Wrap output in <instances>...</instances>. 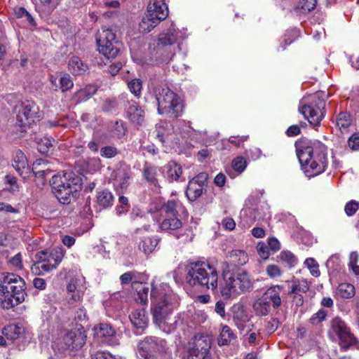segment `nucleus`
I'll list each match as a JSON object with an SVG mask.
<instances>
[{
  "label": "nucleus",
  "instance_id": "obj_1",
  "mask_svg": "<svg viewBox=\"0 0 359 359\" xmlns=\"http://www.w3.org/2000/svg\"><path fill=\"white\" fill-rule=\"evenodd\" d=\"M297 154L302 169L308 177L323 173L327 165V151L319 142H304L297 148Z\"/></svg>",
  "mask_w": 359,
  "mask_h": 359
},
{
  "label": "nucleus",
  "instance_id": "obj_2",
  "mask_svg": "<svg viewBox=\"0 0 359 359\" xmlns=\"http://www.w3.org/2000/svg\"><path fill=\"white\" fill-rule=\"evenodd\" d=\"M25 281L20 276L8 272L0 273L1 306L9 310L25 299Z\"/></svg>",
  "mask_w": 359,
  "mask_h": 359
},
{
  "label": "nucleus",
  "instance_id": "obj_3",
  "mask_svg": "<svg viewBox=\"0 0 359 359\" xmlns=\"http://www.w3.org/2000/svg\"><path fill=\"white\" fill-rule=\"evenodd\" d=\"M151 300L153 321L161 326L177 307L175 294L167 284H162L151 289Z\"/></svg>",
  "mask_w": 359,
  "mask_h": 359
},
{
  "label": "nucleus",
  "instance_id": "obj_4",
  "mask_svg": "<svg viewBox=\"0 0 359 359\" xmlns=\"http://www.w3.org/2000/svg\"><path fill=\"white\" fill-rule=\"evenodd\" d=\"M186 281L191 287L217 292L218 273L217 269L206 262H191L186 268Z\"/></svg>",
  "mask_w": 359,
  "mask_h": 359
},
{
  "label": "nucleus",
  "instance_id": "obj_5",
  "mask_svg": "<svg viewBox=\"0 0 359 359\" xmlns=\"http://www.w3.org/2000/svg\"><path fill=\"white\" fill-rule=\"evenodd\" d=\"M222 277L219 290L224 299L236 297L242 293L251 290L253 287L252 277L245 269L224 270Z\"/></svg>",
  "mask_w": 359,
  "mask_h": 359
},
{
  "label": "nucleus",
  "instance_id": "obj_6",
  "mask_svg": "<svg viewBox=\"0 0 359 359\" xmlns=\"http://www.w3.org/2000/svg\"><path fill=\"white\" fill-rule=\"evenodd\" d=\"M150 96L154 97L160 114L171 118H177L182 115L183 105L180 98L169 88L159 85L156 86Z\"/></svg>",
  "mask_w": 359,
  "mask_h": 359
},
{
  "label": "nucleus",
  "instance_id": "obj_7",
  "mask_svg": "<svg viewBox=\"0 0 359 359\" xmlns=\"http://www.w3.org/2000/svg\"><path fill=\"white\" fill-rule=\"evenodd\" d=\"M52 190L58 201L63 204H68L72 197H75L79 188V179L72 172H64L52 177L50 180Z\"/></svg>",
  "mask_w": 359,
  "mask_h": 359
},
{
  "label": "nucleus",
  "instance_id": "obj_8",
  "mask_svg": "<svg viewBox=\"0 0 359 359\" xmlns=\"http://www.w3.org/2000/svg\"><path fill=\"white\" fill-rule=\"evenodd\" d=\"M323 93L318 92L304 96L299 102V111L310 124L318 126L325 116V101Z\"/></svg>",
  "mask_w": 359,
  "mask_h": 359
},
{
  "label": "nucleus",
  "instance_id": "obj_9",
  "mask_svg": "<svg viewBox=\"0 0 359 359\" xmlns=\"http://www.w3.org/2000/svg\"><path fill=\"white\" fill-rule=\"evenodd\" d=\"M65 254L63 248H45L36 255V261L31 267L35 275H43L56 269Z\"/></svg>",
  "mask_w": 359,
  "mask_h": 359
},
{
  "label": "nucleus",
  "instance_id": "obj_10",
  "mask_svg": "<svg viewBox=\"0 0 359 359\" xmlns=\"http://www.w3.org/2000/svg\"><path fill=\"white\" fill-rule=\"evenodd\" d=\"M168 15V8L165 0H150L147 12L140 22V29L149 32Z\"/></svg>",
  "mask_w": 359,
  "mask_h": 359
},
{
  "label": "nucleus",
  "instance_id": "obj_11",
  "mask_svg": "<svg viewBox=\"0 0 359 359\" xmlns=\"http://www.w3.org/2000/svg\"><path fill=\"white\" fill-rule=\"evenodd\" d=\"M40 116L39 107L33 101L27 100L22 102L17 114L15 125V133L19 137L22 136L29 126L39 120Z\"/></svg>",
  "mask_w": 359,
  "mask_h": 359
},
{
  "label": "nucleus",
  "instance_id": "obj_12",
  "mask_svg": "<svg viewBox=\"0 0 359 359\" xmlns=\"http://www.w3.org/2000/svg\"><path fill=\"white\" fill-rule=\"evenodd\" d=\"M167 350V341L156 336H147L137 345V353L143 359L162 357Z\"/></svg>",
  "mask_w": 359,
  "mask_h": 359
},
{
  "label": "nucleus",
  "instance_id": "obj_13",
  "mask_svg": "<svg viewBox=\"0 0 359 359\" xmlns=\"http://www.w3.org/2000/svg\"><path fill=\"white\" fill-rule=\"evenodd\" d=\"M98 50L107 58H114L119 53L121 44L116 34L107 27H102L97 34Z\"/></svg>",
  "mask_w": 359,
  "mask_h": 359
},
{
  "label": "nucleus",
  "instance_id": "obj_14",
  "mask_svg": "<svg viewBox=\"0 0 359 359\" xmlns=\"http://www.w3.org/2000/svg\"><path fill=\"white\" fill-rule=\"evenodd\" d=\"M330 329L332 333L337 336L341 351H346L358 343L357 339L351 332L350 328L340 318H334L330 321Z\"/></svg>",
  "mask_w": 359,
  "mask_h": 359
},
{
  "label": "nucleus",
  "instance_id": "obj_15",
  "mask_svg": "<svg viewBox=\"0 0 359 359\" xmlns=\"http://www.w3.org/2000/svg\"><path fill=\"white\" fill-rule=\"evenodd\" d=\"M190 345L182 359H211V342L207 335H196Z\"/></svg>",
  "mask_w": 359,
  "mask_h": 359
},
{
  "label": "nucleus",
  "instance_id": "obj_16",
  "mask_svg": "<svg viewBox=\"0 0 359 359\" xmlns=\"http://www.w3.org/2000/svg\"><path fill=\"white\" fill-rule=\"evenodd\" d=\"M206 172H201L189 180L186 190V196L190 201H194L203 194V187L208 180Z\"/></svg>",
  "mask_w": 359,
  "mask_h": 359
},
{
  "label": "nucleus",
  "instance_id": "obj_17",
  "mask_svg": "<svg viewBox=\"0 0 359 359\" xmlns=\"http://www.w3.org/2000/svg\"><path fill=\"white\" fill-rule=\"evenodd\" d=\"M86 334L83 327L68 331L64 336L63 341L66 348L69 350L79 349L85 344Z\"/></svg>",
  "mask_w": 359,
  "mask_h": 359
},
{
  "label": "nucleus",
  "instance_id": "obj_18",
  "mask_svg": "<svg viewBox=\"0 0 359 359\" xmlns=\"http://www.w3.org/2000/svg\"><path fill=\"white\" fill-rule=\"evenodd\" d=\"M93 337L102 343L108 345L116 344V332L109 323H99L94 326Z\"/></svg>",
  "mask_w": 359,
  "mask_h": 359
},
{
  "label": "nucleus",
  "instance_id": "obj_19",
  "mask_svg": "<svg viewBox=\"0 0 359 359\" xmlns=\"http://www.w3.org/2000/svg\"><path fill=\"white\" fill-rule=\"evenodd\" d=\"M292 286L288 291V295L292 297V302L297 306H301L304 304V294L309 290V285L306 279L294 278L292 281Z\"/></svg>",
  "mask_w": 359,
  "mask_h": 359
},
{
  "label": "nucleus",
  "instance_id": "obj_20",
  "mask_svg": "<svg viewBox=\"0 0 359 359\" xmlns=\"http://www.w3.org/2000/svg\"><path fill=\"white\" fill-rule=\"evenodd\" d=\"M181 36V32L175 28L173 22H170L168 27L159 34L158 46H172L177 42Z\"/></svg>",
  "mask_w": 359,
  "mask_h": 359
},
{
  "label": "nucleus",
  "instance_id": "obj_21",
  "mask_svg": "<svg viewBox=\"0 0 359 359\" xmlns=\"http://www.w3.org/2000/svg\"><path fill=\"white\" fill-rule=\"evenodd\" d=\"M174 132V127L171 123L160 121L156 125L154 133L159 141L164 143L173 141Z\"/></svg>",
  "mask_w": 359,
  "mask_h": 359
},
{
  "label": "nucleus",
  "instance_id": "obj_22",
  "mask_svg": "<svg viewBox=\"0 0 359 359\" xmlns=\"http://www.w3.org/2000/svg\"><path fill=\"white\" fill-rule=\"evenodd\" d=\"M248 253L241 249H233L226 255V262L229 266L238 267L245 265L248 262Z\"/></svg>",
  "mask_w": 359,
  "mask_h": 359
},
{
  "label": "nucleus",
  "instance_id": "obj_23",
  "mask_svg": "<svg viewBox=\"0 0 359 359\" xmlns=\"http://www.w3.org/2000/svg\"><path fill=\"white\" fill-rule=\"evenodd\" d=\"M283 287L280 285H272L269 287L262 294L269 303L272 305L274 309H278L282 304L280 293Z\"/></svg>",
  "mask_w": 359,
  "mask_h": 359
},
{
  "label": "nucleus",
  "instance_id": "obj_24",
  "mask_svg": "<svg viewBox=\"0 0 359 359\" xmlns=\"http://www.w3.org/2000/svg\"><path fill=\"white\" fill-rule=\"evenodd\" d=\"M162 173L163 171L161 168L151 165H144L143 170V176L151 185L154 186L155 191H158L160 189L158 177L160 176Z\"/></svg>",
  "mask_w": 359,
  "mask_h": 359
},
{
  "label": "nucleus",
  "instance_id": "obj_25",
  "mask_svg": "<svg viewBox=\"0 0 359 359\" xmlns=\"http://www.w3.org/2000/svg\"><path fill=\"white\" fill-rule=\"evenodd\" d=\"M12 165L20 175L26 177L29 168L27 158L22 151L18 150L15 152Z\"/></svg>",
  "mask_w": 359,
  "mask_h": 359
},
{
  "label": "nucleus",
  "instance_id": "obj_26",
  "mask_svg": "<svg viewBox=\"0 0 359 359\" xmlns=\"http://www.w3.org/2000/svg\"><path fill=\"white\" fill-rule=\"evenodd\" d=\"M114 186L118 187L121 190L126 189L129 184L130 171L128 167H120L114 172Z\"/></svg>",
  "mask_w": 359,
  "mask_h": 359
},
{
  "label": "nucleus",
  "instance_id": "obj_27",
  "mask_svg": "<svg viewBox=\"0 0 359 359\" xmlns=\"http://www.w3.org/2000/svg\"><path fill=\"white\" fill-rule=\"evenodd\" d=\"M129 318L137 330L143 331L148 326L149 320L144 309H135L129 316Z\"/></svg>",
  "mask_w": 359,
  "mask_h": 359
},
{
  "label": "nucleus",
  "instance_id": "obj_28",
  "mask_svg": "<svg viewBox=\"0 0 359 359\" xmlns=\"http://www.w3.org/2000/svg\"><path fill=\"white\" fill-rule=\"evenodd\" d=\"M127 116L136 125H141L144 120V110L137 103L133 102L127 109Z\"/></svg>",
  "mask_w": 359,
  "mask_h": 359
},
{
  "label": "nucleus",
  "instance_id": "obj_29",
  "mask_svg": "<svg viewBox=\"0 0 359 359\" xmlns=\"http://www.w3.org/2000/svg\"><path fill=\"white\" fill-rule=\"evenodd\" d=\"M165 217L179 216V212L183 208L182 203L178 199L168 200L161 206Z\"/></svg>",
  "mask_w": 359,
  "mask_h": 359
},
{
  "label": "nucleus",
  "instance_id": "obj_30",
  "mask_svg": "<svg viewBox=\"0 0 359 359\" xmlns=\"http://www.w3.org/2000/svg\"><path fill=\"white\" fill-rule=\"evenodd\" d=\"M182 223L179 219V216L165 217L159 225V228L163 231H170L181 228Z\"/></svg>",
  "mask_w": 359,
  "mask_h": 359
},
{
  "label": "nucleus",
  "instance_id": "obj_31",
  "mask_svg": "<svg viewBox=\"0 0 359 359\" xmlns=\"http://www.w3.org/2000/svg\"><path fill=\"white\" fill-rule=\"evenodd\" d=\"M24 332V328L22 326L15 324H9L5 326L2 330V334L8 339L14 341L18 339Z\"/></svg>",
  "mask_w": 359,
  "mask_h": 359
},
{
  "label": "nucleus",
  "instance_id": "obj_32",
  "mask_svg": "<svg viewBox=\"0 0 359 359\" xmlns=\"http://www.w3.org/2000/svg\"><path fill=\"white\" fill-rule=\"evenodd\" d=\"M68 66L69 71L75 75H81L88 69L87 65L83 63L77 56H73L70 58Z\"/></svg>",
  "mask_w": 359,
  "mask_h": 359
},
{
  "label": "nucleus",
  "instance_id": "obj_33",
  "mask_svg": "<svg viewBox=\"0 0 359 359\" xmlns=\"http://www.w3.org/2000/svg\"><path fill=\"white\" fill-rule=\"evenodd\" d=\"M236 338V334L229 326L223 325L218 338V344L220 346L228 345Z\"/></svg>",
  "mask_w": 359,
  "mask_h": 359
},
{
  "label": "nucleus",
  "instance_id": "obj_34",
  "mask_svg": "<svg viewBox=\"0 0 359 359\" xmlns=\"http://www.w3.org/2000/svg\"><path fill=\"white\" fill-rule=\"evenodd\" d=\"M114 201V197L111 191L107 189H104L98 192L97 196V204L104 208H107L111 207Z\"/></svg>",
  "mask_w": 359,
  "mask_h": 359
},
{
  "label": "nucleus",
  "instance_id": "obj_35",
  "mask_svg": "<svg viewBox=\"0 0 359 359\" xmlns=\"http://www.w3.org/2000/svg\"><path fill=\"white\" fill-rule=\"evenodd\" d=\"M97 92V87L94 85H88L84 88L77 91L74 95L76 102H85L89 100Z\"/></svg>",
  "mask_w": 359,
  "mask_h": 359
},
{
  "label": "nucleus",
  "instance_id": "obj_36",
  "mask_svg": "<svg viewBox=\"0 0 359 359\" xmlns=\"http://www.w3.org/2000/svg\"><path fill=\"white\" fill-rule=\"evenodd\" d=\"M253 309L258 316H266L271 311V304L262 295L254 302Z\"/></svg>",
  "mask_w": 359,
  "mask_h": 359
},
{
  "label": "nucleus",
  "instance_id": "obj_37",
  "mask_svg": "<svg viewBox=\"0 0 359 359\" xmlns=\"http://www.w3.org/2000/svg\"><path fill=\"white\" fill-rule=\"evenodd\" d=\"M351 115L347 112H340L336 117V125L341 133L348 131V127L351 124Z\"/></svg>",
  "mask_w": 359,
  "mask_h": 359
},
{
  "label": "nucleus",
  "instance_id": "obj_38",
  "mask_svg": "<svg viewBox=\"0 0 359 359\" xmlns=\"http://www.w3.org/2000/svg\"><path fill=\"white\" fill-rule=\"evenodd\" d=\"M168 180L170 182L177 181L182 173V167L175 162H170L167 165Z\"/></svg>",
  "mask_w": 359,
  "mask_h": 359
},
{
  "label": "nucleus",
  "instance_id": "obj_39",
  "mask_svg": "<svg viewBox=\"0 0 359 359\" xmlns=\"http://www.w3.org/2000/svg\"><path fill=\"white\" fill-rule=\"evenodd\" d=\"M317 4V0H299L295 9L299 13H306L313 11Z\"/></svg>",
  "mask_w": 359,
  "mask_h": 359
},
{
  "label": "nucleus",
  "instance_id": "obj_40",
  "mask_svg": "<svg viewBox=\"0 0 359 359\" xmlns=\"http://www.w3.org/2000/svg\"><path fill=\"white\" fill-rule=\"evenodd\" d=\"M337 292L344 299H350L355 295V287L351 283H343L339 285Z\"/></svg>",
  "mask_w": 359,
  "mask_h": 359
},
{
  "label": "nucleus",
  "instance_id": "obj_41",
  "mask_svg": "<svg viewBox=\"0 0 359 359\" xmlns=\"http://www.w3.org/2000/svg\"><path fill=\"white\" fill-rule=\"evenodd\" d=\"M278 258L281 262L285 263L289 268L294 267L297 264V258L290 251L283 250L282 251Z\"/></svg>",
  "mask_w": 359,
  "mask_h": 359
},
{
  "label": "nucleus",
  "instance_id": "obj_42",
  "mask_svg": "<svg viewBox=\"0 0 359 359\" xmlns=\"http://www.w3.org/2000/svg\"><path fill=\"white\" fill-rule=\"evenodd\" d=\"M127 86L130 93L136 97L141 96L142 82L140 79H133L127 81Z\"/></svg>",
  "mask_w": 359,
  "mask_h": 359
},
{
  "label": "nucleus",
  "instance_id": "obj_43",
  "mask_svg": "<svg viewBox=\"0 0 359 359\" xmlns=\"http://www.w3.org/2000/svg\"><path fill=\"white\" fill-rule=\"evenodd\" d=\"M53 142H55L53 140H51L47 137H44L43 138L40 139L37 142L38 150L42 154H46L49 152L53 146Z\"/></svg>",
  "mask_w": 359,
  "mask_h": 359
},
{
  "label": "nucleus",
  "instance_id": "obj_44",
  "mask_svg": "<svg viewBox=\"0 0 359 359\" xmlns=\"http://www.w3.org/2000/svg\"><path fill=\"white\" fill-rule=\"evenodd\" d=\"M41 6L39 8L46 14H50L57 6L60 0H39Z\"/></svg>",
  "mask_w": 359,
  "mask_h": 359
},
{
  "label": "nucleus",
  "instance_id": "obj_45",
  "mask_svg": "<svg viewBox=\"0 0 359 359\" xmlns=\"http://www.w3.org/2000/svg\"><path fill=\"white\" fill-rule=\"evenodd\" d=\"M327 316V311L323 309H320L311 316L309 322L313 325H318L325 320Z\"/></svg>",
  "mask_w": 359,
  "mask_h": 359
},
{
  "label": "nucleus",
  "instance_id": "obj_46",
  "mask_svg": "<svg viewBox=\"0 0 359 359\" xmlns=\"http://www.w3.org/2000/svg\"><path fill=\"white\" fill-rule=\"evenodd\" d=\"M247 161L244 157L238 156L231 163L232 168L238 173L243 172L247 167Z\"/></svg>",
  "mask_w": 359,
  "mask_h": 359
},
{
  "label": "nucleus",
  "instance_id": "obj_47",
  "mask_svg": "<svg viewBox=\"0 0 359 359\" xmlns=\"http://www.w3.org/2000/svg\"><path fill=\"white\" fill-rule=\"evenodd\" d=\"M304 264L308 269H309L311 273L313 276L317 277L320 275V271L318 269L319 265L315 259L312 257L306 258Z\"/></svg>",
  "mask_w": 359,
  "mask_h": 359
},
{
  "label": "nucleus",
  "instance_id": "obj_48",
  "mask_svg": "<svg viewBox=\"0 0 359 359\" xmlns=\"http://www.w3.org/2000/svg\"><path fill=\"white\" fill-rule=\"evenodd\" d=\"M60 88L62 92H65L71 89L74 86L71 76L67 74H65L60 77Z\"/></svg>",
  "mask_w": 359,
  "mask_h": 359
},
{
  "label": "nucleus",
  "instance_id": "obj_49",
  "mask_svg": "<svg viewBox=\"0 0 359 359\" xmlns=\"http://www.w3.org/2000/svg\"><path fill=\"white\" fill-rule=\"evenodd\" d=\"M118 153V149L114 146H105L100 149L101 156L106 158H114Z\"/></svg>",
  "mask_w": 359,
  "mask_h": 359
},
{
  "label": "nucleus",
  "instance_id": "obj_50",
  "mask_svg": "<svg viewBox=\"0 0 359 359\" xmlns=\"http://www.w3.org/2000/svg\"><path fill=\"white\" fill-rule=\"evenodd\" d=\"M266 273L271 278H275L282 275V271L279 266L275 264H270L266 268Z\"/></svg>",
  "mask_w": 359,
  "mask_h": 359
},
{
  "label": "nucleus",
  "instance_id": "obj_51",
  "mask_svg": "<svg viewBox=\"0 0 359 359\" xmlns=\"http://www.w3.org/2000/svg\"><path fill=\"white\" fill-rule=\"evenodd\" d=\"M301 240L302 244L308 247L317 243V240L309 232H303L301 236Z\"/></svg>",
  "mask_w": 359,
  "mask_h": 359
},
{
  "label": "nucleus",
  "instance_id": "obj_52",
  "mask_svg": "<svg viewBox=\"0 0 359 359\" xmlns=\"http://www.w3.org/2000/svg\"><path fill=\"white\" fill-rule=\"evenodd\" d=\"M359 208V202L352 200L345 205L344 210L347 215L351 216L355 213Z\"/></svg>",
  "mask_w": 359,
  "mask_h": 359
},
{
  "label": "nucleus",
  "instance_id": "obj_53",
  "mask_svg": "<svg viewBox=\"0 0 359 359\" xmlns=\"http://www.w3.org/2000/svg\"><path fill=\"white\" fill-rule=\"evenodd\" d=\"M348 147L353 151L359 150V133H353L348 140Z\"/></svg>",
  "mask_w": 359,
  "mask_h": 359
},
{
  "label": "nucleus",
  "instance_id": "obj_54",
  "mask_svg": "<svg viewBox=\"0 0 359 359\" xmlns=\"http://www.w3.org/2000/svg\"><path fill=\"white\" fill-rule=\"evenodd\" d=\"M5 182L7 184L10 185V187L7 188L9 191L15 192L18 190V187L17 184L16 178L14 176L7 175L5 177Z\"/></svg>",
  "mask_w": 359,
  "mask_h": 359
},
{
  "label": "nucleus",
  "instance_id": "obj_55",
  "mask_svg": "<svg viewBox=\"0 0 359 359\" xmlns=\"http://www.w3.org/2000/svg\"><path fill=\"white\" fill-rule=\"evenodd\" d=\"M280 248H257V253L262 260H267L271 255V252H276Z\"/></svg>",
  "mask_w": 359,
  "mask_h": 359
},
{
  "label": "nucleus",
  "instance_id": "obj_56",
  "mask_svg": "<svg viewBox=\"0 0 359 359\" xmlns=\"http://www.w3.org/2000/svg\"><path fill=\"white\" fill-rule=\"evenodd\" d=\"M255 212V210H252L250 208L245 209L242 211V215L247 216L248 215H250L251 223L256 220H260L263 218V216L261 215L259 212Z\"/></svg>",
  "mask_w": 359,
  "mask_h": 359
},
{
  "label": "nucleus",
  "instance_id": "obj_57",
  "mask_svg": "<svg viewBox=\"0 0 359 359\" xmlns=\"http://www.w3.org/2000/svg\"><path fill=\"white\" fill-rule=\"evenodd\" d=\"M142 243V247H156L159 243V239L157 236L146 237Z\"/></svg>",
  "mask_w": 359,
  "mask_h": 359
},
{
  "label": "nucleus",
  "instance_id": "obj_58",
  "mask_svg": "<svg viewBox=\"0 0 359 359\" xmlns=\"http://www.w3.org/2000/svg\"><path fill=\"white\" fill-rule=\"evenodd\" d=\"M9 262L13 266H14L17 269H22V255H20V253H18L14 257H13Z\"/></svg>",
  "mask_w": 359,
  "mask_h": 359
},
{
  "label": "nucleus",
  "instance_id": "obj_59",
  "mask_svg": "<svg viewBox=\"0 0 359 359\" xmlns=\"http://www.w3.org/2000/svg\"><path fill=\"white\" fill-rule=\"evenodd\" d=\"M248 138V136H231L229 139V142L236 147H241V144L246 141Z\"/></svg>",
  "mask_w": 359,
  "mask_h": 359
},
{
  "label": "nucleus",
  "instance_id": "obj_60",
  "mask_svg": "<svg viewBox=\"0 0 359 359\" xmlns=\"http://www.w3.org/2000/svg\"><path fill=\"white\" fill-rule=\"evenodd\" d=\"M91 359H116L110 353L106 351H97Z\"/></svg>",
  "mask_w": 359,
  "mask_h": 359
},
{
  "label": "nucleus",
  "instance_id": "obj_61",
  "mask_svg": "<svg viewBox=\"0 0 359 359\" xmlns=\"http://www.w3.org/2000/svg\"><path fill=\"white\" fill-rule=\"evenodd\" d=\"M215 312L221 317L225 316V304L223 301L219 300L215 304Z\"/></svg>",
  "mask_w": 359,
  "mask_h": 359
},
{
  "label": "nucleus",
  "instance_id": "obj_62",
  "mask_svg": "<svg viewBox=\"0 0 359 359\" xmlns=\"http://www.w3.org/2000/svg\"><path fill=\"white\" fill-rule=\"evenodd\" d=\"M70 294H71V297L69 300V304L79 302L81 301L83 299V292H81L80 290H78L76 292H72Z\"/></svg>",
  "mask_w": 359,
  "mask_h": 359
},
{
  "label": "nucleus",
  "instance_id": "obj_63",
  "mask_svg": "<svg viewBox=\"0 0 359 359\" xmlns=\"http://www.w3.org/2000/svg\"><path fill=\"white\" fill-rule=\"evenodd\" d=\"M33 285L35 288L43 290L46 289V282L43 278H35L33 280Z\"/></svg>",
  "mask_w": 359,
  "mask_h": 359
},
{
  "label": "nucleus",
  "instance_id": "obj_64",
  "mask_svg": "<svg viewBox=\"0 0 359 359\" xmlns=\"http://www.w3.org/2000/svg\"><path fill=\"white\" fill-rule=\"evenodd\" d=\"M300 126L298 125H292L288 128L286 134L289 137H293L300 133Z\"/></svg>",
  "mask_w": 359,
  "mask_h": 359
}]
</instances>
